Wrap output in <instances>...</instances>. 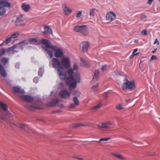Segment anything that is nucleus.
Wrapping results in <instances>:
<instances>
[{
  "label": "nucleus",
  "instance_id": "1",
  "mask_svg": "<svg viewBox=\"0 0 160 160\" xmlns=\"http://www.w3.org/2000/svg\"><path fill=\"white\" fill-rule=\"evenodd\" d=\"M55 68L57 69V73L60 79L65 80L66 82L69 85L70 89L76 88L77 82L79 81L80 75L79 73H73L71 68L67 71L61 67Z\"/></svg>",
  "mask_w": 160,
  "mask_h": 160
},
{
  "label": "nucleus",
  "instance_id": "2",
  "mask_svg": "<svg viewBox=\"0 0 160 160\" xmlns=\"http://www.w3.org/2000/svg\"><path fill=\"white\" fill-rule=\"evenodd\" d=\"M43 49L48 54L50 58L53 56L57 58H62L64 53L62 49L51 44L47 40L43 39L41 41Z\"/></svg>",
  "mask_w": 160,
  "mask_h": 160
},
{
  "label": "nucleus",
  "instance_id": "3",
  "mask_svg": "<svg viewBox=\"0 0 160 160\" xmlns=\"http://www.w3.org/2000/svg\"><path fill=\"white\" fill-rule=\"evenodd\" d=\"M52 62L54 68L61 67L64 69H68L71 66L70 59L67 56H64L62 58L61 60L56 58H53Z\"/></svg>",
  "mask_w": 160,
  "mask_h": 160
},
{
  "label": "nucleus",
  "instance_id": "4",
  "mask_svg": "<svg viewBox=\"0 0 160 160\" xmlns=\"http://www.w3.org/2000/svg\"><path fill=\"white\" fill-rule=\"evenodd\" d=\"M122 78L124 80L122 87L123 90L132 91L135 89L136 85L134 81L131 80L129 77L126 75L122 76L120 79Z\"/></svg>",
  "mask_w": 160,
  "mask_h": 160
},
{
  "label": "nucleus",
  "instance_id": "5",
  "mask_svg": "<svg viewBox=\"0 0 160 160\" xmlns=\"http://www.w3.org/2000/svg\"><path fill=\"white\" fill-rule=\"evenodd\" d=\"M0 109L2 110L1 118L3 119L7 118L11 116L10 113L8 110L7 105L2 102H0Z\"/></svg>",
  "mask_w": 160,
  "mask_h": 160
},
{
  "label": "nucleus",
  "instance_id": "6",
  "mask_svg": "<svg viewBox=\"0 0 160 160\" xmlns=\"http://www.w3.org/2000/svg\"><path fill=\"white\" fill-rule=\"evenodd\" d=\"M116 18V14L113 11H110L106 15V21L107 23H109Z\"/></svg>",
  "mask_w": 160,
  "mask_h": 160
},
{
  "label": "nucleus",
  "instance_id": "7",
  "mask_svg": "<svg viewBox=\"0 0 160 160\" xmlns=\"http://www.w3.org/2000/svg\"><path fill=\"white\" fill-rule=\"evenodd\" d=\"M89 46L90 44L89 42L88 41L83 42L80 44V50L82 52H86L88 51Z\"/></svg>",
  "mask_w": 160,
  "mask_h": 160
},
{
  "label": "nucleus",
  "instance_id": "8",
  "mask_svg": "<svg viewBox=\"0 0 160 160\" xmlns=\"http://www.w3.org/2000/svg\"><path fill=\"white\" fill-rule=\"evenodd\" d=\"M62 7L64 13L65 15H68L72 12V9L70 8L66 3L62 4Z\"/></svg>",
  "mask_w": 160,
  "mask_h": 160
},
{
  "label": "nucleus",
  "instance_id": "9",
  "mask_svg": "<svg viewBox=\"0 0 160 160\" xmlns=\"http://www.w3.org/2000/svg\"><path fill=\"white\" fill-rule=\"evenodd\" d=\"M81 33L83 36H88L90 32L89 29L87 26L82 25Z\"/></svg>",
  "mask_w": 160,
  "mask_h": 160
},
{
  "label": "nucleus",
  "instance_id": "10",
  "mask_svg": "<svg viewBox=\"0 0 160 160\" xmlns=\"http://www.w3.org/2000/svg\"><path fill=\"white\" fill-rule=\"evenodd\" d=\"M70 93L66 90H62L59 93L60 96L61 98L65 99L68 98L70 97Z\"/></svg>",
  "mask_w": 160,
  "mask_h": 160
},
{
  "label": "nucleus",
  "instance_id": "11",
  "mask_svg": "<svg viewBox=\"0 0 160 160\" xmlns=\"http://www.w3.org/2000/svg\"><path fill=\"white\" fill-rule=\"evenodd\" d=\"M21 8L24 12H28L30 10L31 7L28 4L23 3L22 4Z\"/></svg>",
  "mask_w": 160,
  "mask_h": 160
},
{
  "label": "nucleus",
  "instance_id": "12",
  "mask_svg": "<svg viewBox=\"0 0 160 160\" xmlns=\"http://www.w3.org/2000/svg\"><path fill=\"white\" fill-rule=\"evenodd\" d=\"M0 5L2 7H10L11 4L6 0H0Z\"/></svg>",
  "mask_w": 160,
  "mask_h": 160
},
{
  "label": "nucleus",
  "instance_id": "13",
  "mask_svg": "<svg viewBox=\"0 0 160 160\" xmlns=\"http://www.w3.org/2000/svg\"><path fill=\"white\" fill-rule=\"evenodd\" d=\"M73 101L74 103H72L70 105V107L72 108H75L76 106H78L79 104V100L77 97H73Z\"/></svg>",
  "mask_w": 160,
  "mask_h": 160
},
{
  "label": "nucleus",
  "instance_id": "14",
  "mask_svg": "<svg viewBox=\"0 0 160 160\" xmlns=\"http://www.w3.org/2000/svg\"><path fill=\"white\" fill-rule=\"evenodd\" d=\"M0 74L3 77H6L7 73L4 67L0 63Z\"/></svg>",
  "mask_w": 160,
  "mask_h": 160
},
{
  "label": "nucleus",
  "instance_id": "15",
  "mask_svg": "<svg viewBox=\"0 0 160 160\" xmlns=\"http://www.w3.org/2000/svg\"><path fill=\"white\" fill-rule=\"evenodd\" d=\"M98 10L95 8H92L90 10L89 16L92 18H94L97 15V12Z\"/></svg>",
  "mask_w": 160,
  "mask_h": 160
},
{
  "label": "nucleus",
  "instance_id": "16",
  "mask_svg": "<svg viewBox=\"0 0 160 160\" xmlns=\"http://www.w3.org/2000/svg\"><path fill=\"white\" fill-rule=\"evenodd\" d=\"M13 92L15 93H24V91L18 87H14L13 88Z\"/></svg>",
  "mask_w": 160,
  "mask_h": 160
},
{
  "label": "nucleus",
  "instance_id": "17",
  "mask_svg": "<svg viewBox=\"0 0 160 160\" xmlns=\"http://www.w3.org/2000/svg\"><path fill=\"white\" fill-rule=\"evenodd\" d=\"M20 97L22 99L28 102H31L33 100L32 97L28 96L22 95L20 96Z\"/></svg>",
  "mask_w": 160,
  "mask_h": 160
},
{
  "label": "nucleus",
  "instance_id": "18",
  "mask_svg": "<svg viewBox=\"0 0 160 160\" xmlns=\"http://www.w3.org/2000/svg\"><path fill=\"white\" fill-rule=\"evenodd\" d=\"M80 60L81 62L80 64L82 66L87 67L90 66L89 63L88 62H86L84 59L81 58Z\"/></svg>",
  "mask_w": 160,
  "mask_h": 160
},
{
  "label": "nucleus",
  "instance_id": "19",
  "mask_svg": "<svg viewBox=\"0 0 160 160\" xmlns=\"http://www.w3.org/2000/svg\"><path fill=\"white\" fill-rule=\"evenodd\" d=\"M99 71L98 69L95 70L94 72L93 79L97 80L99 79Z\"/></svg>",
  "mask_w": 160,
  "mask_h": 160
},
{
  "label": "nucleus",
  "instance_id": "20",
  "mask_svg": "<svg viewBox=\"0 0 160 160\" xmlns=\"http://www.w3.org/2000/svg\"><path fill=\"white\" fill-rule=\"evenodd\" d=\"M72 94L74 97H76L77 98L79 97L81 95L80 92L77 90L72 91Z\"/></svg>",
  "mask_w": 160,
  "mask_h": 160
},
{
  "label": "nucleus",
  "instance_id": "21",
  "mask_svg": "<svg viewBox=\"0 0 160 160\" xmlns=\"http://www.w3.org/2000/svg\"><path fill=\"white\" fill-rule=\"evenodd\" d=\"M116 108L118 110H120L124 108V106L123 103H119L116 105Z\"/></svg>",
  "mask_w": 160,
  "mask_h": 160
},
{
  "label": "nucleus",
  "instance_id": "22",
  "mask_svg": "<svg viewBox=\"0 0 160 160\" xmlns=\"http://www.w3.org/2000/svg\"><path fill=\"white\" fill-rule=\"evenodd\" d=\"M25 19L23 18V15L21 14L17 18L16 22H17L21 23Z\"/></svg>",
  "mask_w": 160,
  "mask_h": 160
},
{
  "label": "nucleus",
  "instance_id": "23",
  "mask_svg": "<svg viewBox=\"0 0 160 160\" xmlns=\"http://www.w3.org/2000/svg\"><path fill=\"white\" fill-rule=\"evenodd\" d=\"M102 105V103L101 102H100L99 103L96 105V106L92 108L91 109V110L94 111H95L97 110Z\"/></svg>",
  "mask_w": 160,
  "mask_h": 160
},
{
  "label": "nucleus",
  "instance_id": "24",
  "mask_svg": "<svg viewBox=\"0 0 160 160\" xmlns=\"http://www.w3.org/2000/svg\"><path fill=\"white\" fill-rule=\"evenodd\" d=\"M82 27V25L75 26L74 27V30L76 32H79L81 33Z\"/></svg>",
  "mask_w": 160,
  "mask_h": 160
},
{
  "label": "nucleus",
  "instance_id": "25",
  "mask_svg": "<svg viewBox=\"0 0 160 160\" xmlns=\"http://www.w3.org/2000/svg\"><path fill=\"white\" fill-rule=\"evenodd\" d=\"M44 28L45 33H48L50 34L52 33V31L49 27L45 26Z\"/></svg>",
  "mask_w": 160,
  "mask_h": 160
},
{
  "label": "nucleus",
  "instance_id": "26",
  "mask_svg": "<svg viewBox=\"0 0 160 160\" xmlns=\"http://www.w3.org/2000/svg\"><path fill=\"white\" fill-rule=\"evenodd\" d=\"M138 51V48H136L133 51L132 54L130 56V58H133V57L139 54L138 52H137Z\"/></svg>",
  "mask_w": 160,
  "mask_h": 160
},
{
  "label": "nucleus",
  "instance_id": "27",
  "mask_svg": "<svg viewBox=\"0 0 160 160\" xmlns=\"http://www.w3.org/2000/svg\"><path fill=\"white\" fill-rule=\"evenodd\" d=\"M97 126L99 128H105L106 129V126H105V122L100 123L99 124H97Z\"/></svg>",
  "mask_w": 160,
  "mask_h": 160
},
{
  "label": "nucleus",
  "instance_id": "28",
  "mask_svg": "<svg viewBox=\"0 0 160 160\" xmlns=\"http://www.w3.org/2000/svg\"><path fill=\"white\" fill-rule=\"evenodd\" d=\"M88 125L86 124H82L81 123H77L74 124V128H76L78 127L86 126Z\"/></svg>",
  "mask_w": 160,
  "mask_h": 160
},
{
  "label": "nucleus",
  "instance_id": "29",
  "mask_svg": "<svg viewBox=\"0 0 160 160\" xmlns=\"http://www.w3.org/2000/svg\"><path fill=\"white\" fill-rule=\"evenodd\" d=\"M6 12V10L3 7L0 6V16L3 15Z\"/></svg>",
  "mask_w": 160,
  "mask_h": 160
},
{
  "label": "nucleus",
  "instance_id": "30",
  "mask_svg": "<svg viewBox=\"0 0 160 160\" xmlns=\"http://www.w3.org/2000/svg\"><path fill=\"white\" fill-rule=\"evenodd\" d=\"M76 17L77 18H79L82 14V11H77L76 12Z\"/></svg>",
  "mask_w": 160,
  "mask_h": 160
},
{
  "label": "nucleus",
  "instance_id": "31",
  "mask_svg": "<svg viewBox=\"0 0 160 160\" xmlns=\"http://www.w3.org/2000/svg\"><path fill=\"white\" fill-rule=\"evenodd\" d=\"M19 44L20 43L17 44L16 45L13 46L10 48H8V49H7V51L8 52L13 51L14 49H15V48L16 47H18L19 45Z\"/></svg>",
  "mask_w": 160,
  "mask_h": 160
},
{
  "label": "nucleus",
  "instance_id": "32",
  "mask_svg": "<svg viewBox=\"0 0 160 160\" xmlns=\"http://www.w3.org/2000/svg\"><path fill=\"white\" fill-rule=\"evenodd\" d=\"M98 84L97 83L95 85H93L92 87V90L93 92H96L98 90Z\"/></svg>",
  "mask_w": 160,
  "mask_h": 160
},
{
  "label": "nucleus",
  "instance_id": "33",
  "mask_svg": "<svg viewBox=\"0 0 160 160\" xmlns=\"http://www.w3.org/2000/svg\"><path fill=\"white\" fill-rule=\"evenodd\" d=\"M158 59V58L154 55H152L150 59L149 62H152L154 60H157Z\"/></svg>",
  "mask_w": 160,
  "mask_h": 160
},
{
  "label": "nucleus",
  "instance_id": "34",
  "mask_svg": "<svg viewBox=\"0 0 160 160\" xmlns=\"http://www.w3.org/2000/svg\"><path fill=\"white\" fill-rule=\"evenodd\" d=\"M19 34L18 32H15L12 34L11 36L12 38H15L18 37Z\"/></svg>",
  "mask_w": 160,
  "mask_h": 160
},
{
  "label": "nucleus",
  "instance_id": "35",
  "mask_svg": "<svg viewBox=\"0 0 160 160\" xmlns=\"http://www.w3.org/2000/svg\"><path fill=\"white\" fill-rule=\"evenodd\" d=\"M8 59L7 58H2L1 60V62L4 65L7 63L8 61Z\"/></svg>",
  "mask_w": 160,
  "mask_h": 160
},
{
  "label": "nucleus",
  "instance_id": "36",
  "mask_svg": "<svg viewBox=\"0 0 160 160\" xmlns=\"http://www.w3.org/2000/svg\"><path fill=\"white\" fill-rule=\"evenodd\" d=\"M58 101L56 100L52 101L49 104V105L50 106H53L57 103Z\"/></svg>",
  "mask_w": 160,
  "mask_h": 160
},
{
  "label": "nucleus",
  "instance_id": "37",
  "mask_svg": "<svg viewBox=\"0 0 160 160\" xmlns=\"http://www.w3.org/2000/svg\"><path fill=\"white\" fill-rule=\"evenodd\" d=\"M105 126H106V129H108L109 128V126L112 125V123L110 122H105Z\"/></svg>",
  "mask_w": 160,
  "mask_h": 160
},
{
  "label": "nucleus",
  "instance_id": "38",
  "mask_svg": "<svg viewBox=\"0 0 160 160\" xmlns=\"http://www.w3.org/2000/svg\"><path fill=\"white\" fill-rule=\"evenodd\" d=\"M12 38L10 37H9L7 38L5 40L3 43H5L6 44H8V43L10 42L12 40Z\"/></svg>",
  "mask_w": 160,
  "mask_h": 160
},
{
  "label": "nucleus",
  "instance_id": "39",
  "mask_svg": "<svg viewBox=\"0 0 160 160\" xmlns=\"http://www.w3.org/2000/svg\"><path fill=\"white\" fill-rule=\"evenodd\" d=\"M72 69L73 71V70H76V71L78 70V65L75 63H74L73 65V68H72ZM73 73H74L73 71Z\"/></svg>",
  "mask_w": 160,
  "mask_h": 160
},
{
  "label": "nucleus",
  "instance_id": "40",
  "mask_svg": "<svg viewBox=\"0 0 160 160\" xmlns=\"http://www.w3.org/2000/svg\"><path fill=\"white\" fill-rule=\"evenodd\" d=\"M117 158L122 160H126V158L124 156L120 154H118V156H117Z\"/></svg>",
  "mask_w": 160,
  "mask_h": 160
},
{
  "label": "nucleus",
  "instance_id": "41",
  "mask_svg": "<svg viewBox=\"0 0 160 160\" xmlns=\"http://www.w3.org/2000/svg\"><path fill=\"white\" fill-rule=\"evenodd\" d=\"M110 139V138H102L100 139L98 142L101 143V141H107Z\"/></svg>",
  "mask_w": 160,
  "mask_h": 160
},
{
  "label": "nucleus",
  "instance_id": "42",
  "mask_svg": "<svg viewBox=\"0 0 160 160\" xmlns=\"http://www.w3.org/2000/svg\"><path fill=\"white\" fill-rule=\"evenodd\" d=\"M29 41L31 42L34 43L37 42V39L36 38H31L29 39Z\"/></svg>",
  "mask_w": 160,
  "mask_h": 160
},
{
  "label": "nucleus",
  "instance_id": "43",
  "mask_svg": "<svg viewBox=\"0 0 160 160\" xmlns=\"http://www.w3.org/2000/svg\"><path fill=\"white\" fill-rule=\"evenodd\" d=\"M5 52V50L4 48H2L0 50V57L3 55Z\"/></svg>",
  "mask_w": 160,
  "mask_h": 160
},
{
  "label": "nucleus",
  "instance_id": "44",
  "mask_svg": "<svg viewBox=\"0 0 160 160\" xmlns=\"http://www.w3.org/2000/svg\"><path fill=\"white\" fill-rule=\"evenodd\" d=\"M153 44L156 46H157L159 44V41L157 38H156L155 39V40Z\"/></svg>",
  "mask_w": 160,
  "mask_h": 160
},
{
  "label": "nucleus",
  "instance_id": "45",
  "mask_svg": "<svg viewBox=\"0 0 160 160\" xmlns=\"http://www.w3.org/2000/svg\"><path fill=\"white\" fill-rule=\"evenodd\" d=\"M18 126L20 128H21L23 129H24L26 127V126L25 125L21 124H18Z\"/></svg>",
  "mask_w": 160,
  "mask_h": 160
},
{
  "label": "nucleus",
  "instance_id": "46",
  "mask_svg": "<svg viewBox=\"0 0 160 160\" xmlns=\"http://www.w3.org/2000/svg\"><path fill=\"white\" fill-rule=\"evenodd\" d=\"M141 34L144 35H147L148 34L147 30H144L142 31L141 32Z\"/></svg>",
  "mask_w": 160,
  "mask_h": 160
},
{
  "label": "nucleus",
  "instance_id": "47",
  "mask_svg": "<svg viewBox=\"0 0 160 160\" xmlns=\"http://www.w3.org/2000/svg\"><path fill=\"white\" fill-rule=\"evenodd\" d=\"M107 69V66L106 65H105L102 66V69L103 71H104Z\"/></svg>",
  "mask_w": 160,
  "mask_h": 160
},
{
  "label": "nucleus",
  "instance_id": "48",
  "mask_svg": "<svg viewBox=\"0 0 160 160\" xmlns=\"http://www.w3.org/2000/svg\"><path fill=\"white\" fill-rule=\"evenodd\" d=\"M141 19H142V20L143 21H147V18H146V16H143L141 18Z\"/></svg>",
  "mask_w": 160,
  "mask_h": 160
},
{
  "label": "nucleus",
  "instance_id": "49",
  "mask_svg": "<svg viewBox=\"0 0 160 160\" xmlns=\"http://www.w3.org/2000/svg\"><path fill=\"white\" fill-rule=\"evenodd\" d=\"M20 26H21V27H24V26L26 25V23L25 22H21L20 23Z\"/></svg>",
  "mask_w": 160,
  "mask_h": 160
},
{
  "label": "nucleus",
  "instance_id": "50",
  "mask_svg": "<svg viewBox=\"0 0 160 160\" xmlns=\"http://www.w3.org/2000/svg\"><path fill=\"white\" fill-rule=\"evenodd\" d=\"M38 81V79L37 78H35L33 79V81L36 83H37Z\"/></svg>",
  "mask_w": 160,
  "mask_h": 160
},
{
  "label": "nucleus",
  "instance_id": "51",
  "mask_svg": "<svg viewBox=\"0 0 160 160\" xmlns=\"http://www.w3.org/2000/svg\"><path fill=\"white\" fill-rule=\"evenodd\" d=\"M154 0H148V4H151Z\"/></svg>",
  "mask_w": 160,
  "mask_h": 160
},
{
  "label": "nucleus",
  "instance_id": "52",
  "mask_svg": "<svg viewBox=\"0 0 160 160\" xmlns=\"http://www.w3.org/2000/svg\"><path fill=\"white\" fill-rule=\"evenodd\" d=\"M157 48H156L154 49V50H153L152 51V52L153 53V54H154V53L157 50Z\"/></svg>",
  "mask_w": 160,
  "mask_h": 160
},
{
  "label": "nucleus",
  "instance_id": "53",
  "mask_svg": "<svg viewBox=\"0 0 160 160\" xmlns=\"http://www.w3.org/2000/svg\"><path fill=\"white\" fill-rule=\"evenodd\" d=\"M112 156H114L115 157H117V156H118V154H116L114 153H112Z\"/></svg>",
  "mask_w": 160,
  "mask_h": 160
},
{
  "label": "nucleus",
  "instance_id": "54",
  "mask_svg": "<svg viewBox=\"0 0 160 160\" xmlns=\"http://www.w3.org/2000/svg\"><path fill=\"white\" fill-rule=\"evenodd\" d=\"M107 94L108 93L107 92H105L103 94V95L104 96L105 98H106L107 97Z\"/></svg>",
  "mask_w": 160,
  "mask_h": 160
},
{
  "label": "nucleus",
  "instance_id": "55",
  "mask_svg": "<svg viewBox=\"0 0 160 160\" xmlns=\"http://www.w3.org/2000/svg\"><path fill=\"white\" fill-rule=\"evenodd\" d=\"M75 158H77L79 160H83V158H77V157H74Z\"/></svg>",
  "mask_w": 160,
  "mask_h": 160
},
{
  "label": "nucleus",
  "instance_id": "56",
  "mask_svg": "<svg viewBox=\"0 0 160 160\" xmlns=\"http://www.w3.org/2000/svg\"><path fill=\"white\" fill-rule=\"evenodd\" d=\"M130 100V99H128V100H126V101L127 102H128Z\"/></svg>",
  "mask_w": 160,
  "mask_h": 160
},
{
  "label": "nucleus",
  "instance_id": "57",
  "mask_svg": "<svg viewBox=\"0 0 160 160\" xmlns=\"http://www.w3.org/2000/svg\"><path fill=\"white\" fill-rule=\"evenodd\" d=\"M120 80H118L117 81V83L118 84L119 83H120Z\"/></svg>",
  "mask_w": 160,
  "mask_h": 160
},
{
  "label": "nucleus",
  "instance_id": "58",
  "mask_svg": "<svg viewBox=\"0 0 160 160\" xmlns=\"http://www.w3.org/2000/svg\"><path fill=\"white\" fill-rule=\"evenodd\" d=\"M138 42V40H135V41H134V42H136V43H137V42Z\"/></svg>",
  "mask_w": 160,
  "mask_h": 160
},
{
  "label": "nucleus",
  "instance_id": "59",
  "mask_svg": "<svg viewBox=\"0 0 160 160\" xmlns=\"http://www.w3.org/2000/svg\"><path fill=\"white\" fill-rule=\"evenodd\" d=\"M60 107H61V108H63V107H64V106L62 105H61Z\"/></svg>",
  "mask_w": 160,
  "mask_h": 160
},
{
  "label": "nucleus",
  "instance_id": "60",
  "mask_svg": "<svg viewBox=\"0 0 160 160\" xmlns=\"http://www.w3.org/2000/svg\"><path fill=\"white\" fill-rule=\"evenodd\" d=\"M3 44V43H2L1 44H0V46H1Z\"/></svg>",
  "mask_w": 160,
  "mask_h": 160
},
{
  "label": "nucleus",
  "instance_id": "61",
  "mask_svg": "<svg viewBox=\"0 0 160 160\" xmlns=\"http://www.w3.org/2000/svg\"><path fill=\"white\" fill-rule=\"evenodd\" d=\"M15 67L17 68H18V67H17L16 65L15 66Z\"/></svg>",
  "mask_w": 160,
  "mask_h": 160
},
{
  "label": "nucleus",
  "instance_id": "62",
  "mask_svg": "<svg viewBox=\"0 0 160 160\" xmlns=\"http://www.w3.org/2000/svg\"><path fill=\"white\" fill-rule=\"evenodd\" d=\"M95 1H97L98 0H95Z\"/></svg>",
  "mask_w": 160,
  "mask_h": 160
},
{
  "label": "nucleus",
  "instance_id": "63",
  "mask_svg": "<svg viewBox=\"0 0 160 160\" xmlns=\"http://www.w3.org/2000/svg\"><path fill=\"white\" fill-rule=\"evenodd\" d=\"M159 1L160 2V0H159Z\"/></svg>",
  "mask_w": 160,
  "mask_h": 160
}]
</instances>
